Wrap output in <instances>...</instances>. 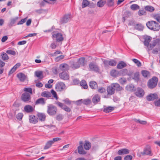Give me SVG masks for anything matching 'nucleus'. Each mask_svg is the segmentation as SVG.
I'll return each mask as SVG.
<instances>
[{
	"instance_id": "obj_21",
	"label": "nucleus",
	"mask_w": 160,
	"mask_h": 160,
	"mask_svg": "<svg viewBox=\"0 0 160 160\" xmlns=\"http://www.w3.org/2000/svg\"><path fill=\"white\" fill-rule=\"evenodd\" d=\"M17 77L21 82L24 81L26 78V76L22 73H20L17 74Z\"/></svg>"
},
{
	"instance_id": "obj_34",
	"label": "nucleus",
	"mask_w": 160,
	"mask_h": 160,
	"mask_svg": "<svg viewBox=\"0 0 160 160\" xmlns=\"http://www.w3.org/2000/svg\"><path fill=\"white\" fill-rule=\"evenodd\" d=\"M38 117L39 120L42 121H44L46 118V116L45 114L42 113H38Z\"/></svg>"
},
{
	"instance_id": "obj_9",
	"label": "nucleus",
	"mask_w": 160,
	"mask_h": 160,
	"mask_svg": "<svg viewBox=\"0 0 160 160\" xmlns=\"http://www.w3.org/2000/svg\"><path fill=\"white\" fill-rule=\"evenodd\" d=\"M89 67L91 71L98 72L99 70L98 66L92 62H91L89 64Z\"/></svg>"
},
{
	"instance_id": "obj_31",
	"label": "nucleus",
	"mask_w": 160,
	"mask_h": 160,
	"mask_svg": "<svg viewBox=\"0 0 160 160\" xmlns=\"http://www.w3.org/2000/svg\"><path fill=\"white\" fill-rule=\"evenodd\" d=\"M110 75L112 77H117L119 75V72L116 70H112L110 72Z\"/></svg>"
},
{
	"instance_id": "obj_12",
	"label": "nucleus",
	"mask_w": 160,
	"mask_h": 160,
	"mask_svg": "<svg viewBox=\"0 0 160 160\" xmlns=\"http://www.w3.org/2000/svg\"><path fill=\"white\" fill-rule=\"evenodd\" d=\"M160 42V40L158 39H155L153 40L152 44H150L149 46L148 47V51L151 50L152 48L157 44H158Z\"/></svg>"
},
{
	"instance_id": "obj_38",
	"label": "nucleus",
	"mask_w": 160,
	"mask_h": 160,
	"mask_svg": "<svg viewBox=\"0 0 160 160\" xmlns=\"http://www.w3.org/2000/svg\"><path fill=\"white\" fill-rule=\"evenodd\" d=\"M119 72V75L124 76L128 74V70L127 69H124L120 70Z\"/></svg>"
},
{
	"instance_id": "obj_6",
	"label": "nucleus",
	"mask_w": 160,
	"mask_h": 160,
	"mask_svg": "<svg viewBox=\"0 0 160 160\" xmlns=\"http://www.w3.org/2000/svg\"><path fill=\"white\" fill-rule=\"evenodd\" d=\"M103 63L104 64V67L107 68L109 66H115L117 64V62L116 61L113 60H104L103 61Z\"/></svg>"
},
{
	"instance_id": "obj_36",
	"label": "nucleus",
	"mask_w": 160,
	"mask_h": 160,
	"mask_svg": "<svg viewBox=\"0 0 160 160\" xmlns=\"http://www.w3.org/2000/svg\"><path fill=\"white\" fill-rule=\"evenodd\" d=\"M106 3V1L100 0L97 2V5L99 7H102Z\"/></svg>"
},
{
	"instance_id": "obj_7",
	"label": "nucleus",
	"mask_w": 160,
	"mask_h": 160,
	"mask_svg": "<svg viewBox=\"0 0 160 160\" xmlns=\"http://www.w3.org/2000/svg\"><path fill=\"white\" fill-rule=\"evenodd\" d=\"M31 95L28 92H25L23 93L21 97L22 101L24 102H27L31 100Z\"/></svg>"
},
{
	"instance_id": "obj_58",
	"label": "nucleus",
	"mask_w": 160,
	"mask_h": 160,
	"mask_svg": "<svg viewBox=\"0 0 160 160\" xmlns=\"http://www.w3.org/2000/svg\"><path fill=\"white\" fill-rule=\"evenodd\" d=\"M64 56L63 55H60L58 57H57L56 58H55V60L57 62H58L59 61H60V60L63 59L64 58Z\"/></svg>"
},
{
	"instance_id": "obj_18",
	"label": "nucleus",
	"mask_w": 160,
	"mask_h": 160,
	"mask_svg": "<svg viewBox=\"0 0 160 160\" xmlns=\"http://www.w3.org/2000/svg\"><path fill=\"white\" fill-rule=\"evenodd\" d=\"M25 111L27 113L32 112L34 110V108L30 105H26L24 107Z\"/></svg>"
},
{
	"instance_id": "obj_2",
	"label": "nucleus",
	"mask_w": 160,
	"mask_h": 160,
	"mask_svg": "<svg viewBox=\"0 0 160 160\" xmlns=\"http://www.w3.org/2000/svg\"><path fill=\"white\" fill-rule=\"evenodd\" d=\"M146 25L149 29L152 30H159L160 28L158 23L153 21L148 22Z\"/></svg>"
},
{
	"instance_id": "obj_8",
	"label": "nucleus",
	"mask_w": 160,
	"mask_h": 160,
	"mask_svg": "<svg viewBox=\"0 0 160 160\" xmlns=\"http://www.w3.org/2000/svg\"><path fill=\"white\" fill-rule=\"evenodd\" d=\"M65 85L63 82H60L56 84L55 88L57 91H62L65 88Z\"/></svg>"
},
{
	"instance_id": "obj_54",
	"label": "nucleus",
	"mask_w": 160,
	"mask_h": 160,
	"mask_svg": "<svg viewBox=\"0 0 160 160\" xmlns=\"http://www.w3.org/2000/svg\"><path fill=\"white\" fill-rule=\"evenodd\" d=\"M154 18L160 23V14L155 15L154 16Z\"/></svg>"
},
{
	"instance_id": "obj_28",
	"label": "nucleus",
	"mask_w": 160,
	"mask_h": 160,
	"mask_svg": "<svg viewBox=\"0 0 160 160\" xmlns=\"http://www.w3.org/2000/svg\"><path fill=\"white\" fill-rule=\"evenodd\" d=\"M89 85L91 88L92 89H96L98 88V85L96 82L92 81L89 82Z\"/></svg>"
},
{
	"instance_id": "obj_52",
	"label": "nucleus",
	"mask_w": 160,
	"mask_h": 160,
	"mask_svg": "<svg viewBox=\"0 0 160 160\" xmlns=\"http://www.w3.org/2000/svg\"><path fill=\"white\" fill-rule=\"evenodd\" d=\"M132 61L136 63L138 67H140L141 66V63L138 59H133Z\"/></svg>"
},
{
	"instance_id": "obj_56",
	"label": "nucleus",
	"mask_w": 160,
	"mask_h": 160,
	"mask_svg": "<svg viewBox=\"0 0 160 160\" xmlns=\"http://www.w3.org/2000/svg\"><path fill=\"white\" fill-rule=\"evenodd\" d=\"M133 79L137 81L139 80V74L138 73L136 72L134 74Z\"/></svg>"
},
{
	"instance_id": "obj_42",
	"label": "nucleus",
	"mask_w": 160,
	"mask_h": 160,
	"mask_svg": "<svg viewBox=\"0 0 160 160\" xmlns=\"http://www.w3.org/2000/svg\"><path fill=\"white\" fill-rule=\"evenodd\" d=\"M23 91L25 92H27L30 94L31 95L32 94V89L31 88H24Z\"/></svg>"
},
{
	"instance_id": "obj_53",
	"label": "nucleus",
	"mask_w": 160,
	"mask_h": 160,
	"mask_svg": "<svg viewBox=\"0 0 160 160\" xmlns=\"http://www.w3.org/2000/svg\"><path fill=\"white\" fill-rule=\"evenodd\" d=\"M23 117V113H19L17 114L16 116V118L18 120H22Z\"/></svg>"
},
{
	"instance_id": "obj_40",
	"label": "nucleus",
	"mask_w": 160,
	"mask_h": 160,
	"mask_svg": "<svg viewBox=\"0 0 160 160\" xmlns=\"http://www.w3.org/2000/svg\"><path fill=\"white\" fill-rule=\"evenodd\" d=\"M145 10L149 12H152L154 10V8L153 7L150 6H147L145 7Z\"/></svg>"
},
{
	"instance_id": "obj_23",
	"label": "nucleus",
	"mask_w": 160,
	"mask_h": 160,
	"mask_svg": "<svg viewBox=\"0 0 160 160\" xmlns=\"http://www.w3.org/2000/svg\"><path fill=\"white\" fill-rule=\"evenodd\" d=\"M59 68L62 71H67L69 69V67L67 64L63 63L60 65Z\"/></svg>"
},
{
	"instance_id": "obj_60",
	"label": "nucleus",
	"mask_w": 160,
	"mask_h": 160,
	"mask_svg": "<svg viewBox=\"0 0 160 160\" xmlns=\"http://www.w3.org/2000/svg\"><path fill=\"white\" fill-rule=\"evenodd\" d=\"M138 13L139 16H142L145 14L146 12L143 10H139Z\"/></svg>"
},
{
	"instance_id": "obj_39",
	"label": "nucleus",
	"mask_w": 160,
	"mask_h": 160,
	"mask_svg": "<svg viewBox=\"0 0 160 160\" xmlns=\"http://www.w3.org/2000/svg\"><path fill=\"white\" fill-rule=\"evenodd\" d=\"M80 84L84 89H87L88 87L86 82L84 80H82L81 82H80Z\"/></svg>"
},
{
	"instance_id": "obj_61",
	"label": "nucleus",
	"mask_w": 160,
	"mask_h": 160,
	"mask_svg": "<svg viewBox=\"0 0 160 160\" xmlns=\"http://www.w3.org/2000/svg\"><path fill=\"white\" fill-rule=\"evenodd\" d=\"M132 158V157L131 155H128L126 156L124 158V160H131Z\"/></svg>"
},
{
	"instance_id": "obj_59",
	"label": "nucleus",
	"mask_w": 160,
	"mask_h": 160,
	"mask_svg": "<svg viewBox=\"0 0 160 160\" xmlns=\"http://www.w3.org/2000/svg\"><path fill=\"white\" fill-rule=\"evenodd\" d=\"M51 93L53 96V97L56 99H58V97L57 96V95L56 92L54 91L52 89L51 90Z\"/></svg>"
},
{
	"instance_id": "obj_47",
	"label": "nucleus",
	"mask_w": 160,
	"mask_h": 160,
	"mask_svg": "<svg viewBox=\"0 0 160 160\" xmlns=\"http://www.w3.org/2000/svg\"><path fill=\"white\" fill-rule=\"evenodd\" d=\"M136 29L138 30H142L144 28V26L141 24H137L135 27Z\"/></svg>"
},
{
	"instance_id": "obj_11",
	"label": "nucleus",
	"mask_w": 160,
	"mask_h": 160,
	"mask_svg": "<svg viewBox=\"0 0 160 160\" xmlns=\"http://www.w3.org/2000/svg\"><path fill=\"white\" fill-rule=\"evenodd\" d=\"M60 78L64 80H68L69 78V75L66 72H63L59 74Z\"/></svg>"
},
{
	"instance_id": "obj_46",
	"label": "nucleus",
	"mask_w": 160,
	"mask_h": 160,
	"mask_svg": "<svg viewBox=\"0 0 160 160\" xmlns=\"http://www.w3.org/2000/svg\"><path fill=\"white\" fill-rule=\"evenodd\" d=\"M89 4V2L87 0H83L82 2V7L83 8L88 6Z\"/></svg>"
},
{
	"instance_id": "obj_55",
	"label": "nucleus",
	"mask_w": 160,
	"mask_h": 160,
	"mask_svg": "<svg viewBox=\"0 0 160 160\" xmlns=\"http://www.w3.org/2000/svg\"><path fill=\"white\" fill-rule=\"evenodd\" d=\"M6 52L9 54L14 56L16 55V52L15 51L11 50H8L6 51Z\"/></svg>"
},
{
	"instance_id": "obj_44",
	"label": "nucleus",
	"mask_w": 160,
	"mask_h": 160,
	"mask_svg": "<svg viewBox=\"0 0 160 160\" xmlns=\"http://www.w3.org/2000/svg\"><path fill=\"white\" fill-rule=\"evenodd\" d=\"M141 73L144 78H148L150 75L149 72L146 70H142Z\"/></svg>"
},
{
	"instance_id": "obj_32",
	"label": "nucleus",
	"mask_w": 160,
	"mask_h": 160,
	"mask_svg": "<svg viewBox=\"0 0 160 160\" xmlns=\"http://www.w3.org/2000/svg\"><path fill=\"white\" fill-rule=\"evenodd\" d=\"M41 95L43 97L46 98H49L51 96V93L50 92L46 91L43 92Z\"/></svg>"
},
{
	"instance_id": "obj_41",
	"label": "nucleus",
	"mask_w": 160,
	"mask_h": 160,
	"mask_svg": "<svg viewBox=\"0 0 160 160\" xmlns=\"http://www.w3.org/2000/svg\"><path fill=\"white\" fill-rule=\"evenodd\" d=\"M140 8L139 6L136 4H133L130 6V8L132 10H136Z\"/></svg>"
},
{
	"instance_id": "obj_5",
	"label": "nucleus",
	"mask_w": 160,
	"mask_h": 160,
	"mask_svg": "<svg viewBox=\"0 0 160 160\" xmlns=\"http://www.w3.org/2000/svg\"><path fill=\"white\" fill-rule=\"evenodd\" d=\"M140 154L142 155H147L151 156L152 154L151 153V147L149 145L146 146L144 148L143 152H141Z\"/></svg>"
},
{
	"instance_id": "obj_37",
	"label": "nucleus",
	"mask_w": 160,
	"mask_h": 160,
	"mask_svg": "<svg viewBox=\"0 0 160 160\" xmlns=\"http://www.w3.org/2000/svg\"><path fill=\"white\" fill-rule=\"evenodd\" d=\"M36 76L39 79L43 78L42 72V71H36L35 72Z\"/></svg>"
},
{
	"instance_id": "obj_3",
	"label": "nucleus",
	"mask_w": 160,
	"mask_h": 160,
	"mask_svg": "<svg viewBox=\"0 0 160 160\" xmlns=\"http://www.w3.org/2000/svg\"><path fill=\"white\" fill-rule=\"evenodd\" d=\"M57 109L56 107L50 104L47 107V113L50 115H55L57 112Z\"/></svg>"
},
{
	"instance_id": "obj_64",
	"label": "nucleus",
	"mask_w": 160,
	"mask_h": 160,
	"mask_svg": "<svg viewBox=\"0 0 160 160\" xmlns=\"http://www.w3.org/2000/svg\"><path fill=\"white\" fill-rule=\"evenodd\" d=\"M98 92L100 93H103L105 92L106 90L103 88H101L98 89Z\"/></svg>"
},
{
	"instance_id": "obj_62",
	"label": "nucleus",
	"mask_w": 160,
	"mask_h": 160,
	"mask_svg": "<svg viewBox=\"0 0 160 160\" xmlns=\"http://www.w3.org/2000/svg\"><path fill=\"white\" fill-rule=\"evenodd\" d=\"M63 118V116L62 114H59L56 116V119L60 121Z\"/></svg>"
},
{
	"instance_id": "obj_17",
	"label": "nucleus",
	"mask_w": 160,
	"mask_h": 160,
	"mask_svg": "<svg viewBox=\"0 0 160 160\" xmlns=\"http://www.w3.org/2000/svg\"><path fill=\"white\" fill-rule=\"evenodd\" d=\"M70 17L69 15H65L60 20L61 23H65L68 22L70 19Z\"/></svg>"
},
{
	"instance_id": "obj_63",
	"label": "nucleus",
	"mask_w": 160,
	"mask_h": 160,
	"mask_svg": "<svg viewBox=\"0 0 160 160\" xmlns=\"http://www.w3.org/2000/svg\"><path fill=\"white\" fill-rule=\"evenodd\" d=\"M27 19V18H25L24 19H22L19 22H18L17 24L18 25L22 24L26 21Z\"/></svg>"
},
{
	"instance_id": "obj_35",
	"label": "nucleus",
	"mask_w": 160,
	"mask_h": 160,
	"mask_svg": "<svg viewBox=\"0 0 160 160\" xmlns=\"http://www.w3.org/2000/svg\"><path fill=\"white\" fill-rule=\"evenodd\" d=\"M114 109V108L112 107H108L105 108L103 110V112L106 113L111 112Z\"/></svg>"
},
{
	"instance_id": "obj_16",
	"label": "nucleus",
	"mask_w": 160,
	"mask_h": 160,
	"mask_svg": "<svg viewBox=\"0 0 160 160\" xmlns=\"http://www.w3.org/2000/svg\"><path fill=\"white\" fill-rule=\"evenodd\" d=\"M158 98V96L156 94H151L147 96V99L148 101H150L154 100Z\"/></svg>"
},
{
	"instance_id": "obj_43",
	"label": "nucleus",
	"mask_w": 160,
	"mask_h": 160,
	"mask_svg": "<svg viewBox=\"0 0 160 160\" xmlns=\"http://www.w3.org/2000/svg\"><path fill=\"white\" fill-rule=\"evenodd\" d=\"M1 56L2 57V59L4 61L7 60L9 59V58L8 56V55L5 52L2 53L1 54Z\"/></svg>"
},
{
	"instance_id": "obj_33",
	"label": "nucleus",
	"mask_w": 160,
	"mask_h": 160,
	"mask_svg": "<svg viewBox=\"0 0 160 160\" xmlns=\"http://www.w3.org/2000/svg\"><path fill=\"white\" fill-rule=\"evenodd\" d=\"M85 58L84 57L80 58L78 59V62L80 67L81 66H84L85 64Z\"/></svg>"
},
{
	"instance_id": "obj_30",
	"label": "nucleus",
	"mask_w": 160,
	"mask_h": 160,
	"mask_svg": "<svg viewBox=\"0 0 160 160\" xmlns=\"http://www.w3.org/2000/svg\"><path fill=\"white\" fill-rule=\"evenodd\" d=\"M53 144V142L51 140L48 141L45 146L44 149H47L51 147L52 145Z\"/></svg>"
},
{
	"instance_id": "obj_20",
	"label": "nucleus",
	"mask_w": 160,
	"mask_h": 160,
	"mask_svg": "<svg viewBox=\"0 0 160 160\" xmlns=\"http://www.w3.org/2000/svg\"><path fill=\"white\" fill-rule=\"evenodd\" d=\"M107 91L108 94L111 95L114 94L115 91V89H114L113 86H112V84L108 87Z\"/></svg>"
},
{
	"instance_id": "obj_50",
	"label": "nucleus",
	"mask_w": 160,
	"mask_h": 160,
	"mask_svg": "<svg viewBox=\"0 0 160 160\" xmlns=\"http://www.w3.org/2000/svg\"><path fill=\"white\" fill-rule=\"evenodd\" d=\"M114 2L113 0H108L107 2V5L110 7H112L114 5Z\"/></svg>"
},
{
	"instance_id": "obj_48",
	"label": "nucleus",
	"mask_w": 160,
	"mask_h": 160,
	"mask_svg": "<svg viewBox=\"0 0 160 160\" xmlns=\"http://www.w3.org/2000/svg\"><path fill=\"white\" fill-rule=\"evenodd\" d=\"M71 67L72 68L77 69L79 68L80 66L79 65L78 62L73 63L71 65Z\"/></svg>"
},
{
	"instance_id": "obj_14",
	"label": "nucleus",
	"mask_w": 160,
	"mask_h": 160,
	"mask_svg": "<svg viewBox=\"0 0 160 160\" xmlns=\"http://www.w3.org/2000/svg\"><path fill=\"white\" fill-rule=\"evenodd\" d=\"M130 152V150L128 149L124 148L122 149L119 150L117 154L119 155H123L125 154H129Z\"/></svg>"
},
{
	"instance_id": "obj_15",
	"label": "nucleus",
	"mask_w": 160,
	"mask_h": 160,
	"mask_svg": "<svg viewBox=\"0 0 160 160\" xmlns=\"http://www.w3.org/2000/svg\"><path fill=\"white\" fill-rule=\"evenodd\" d=\"M29 120L30 123L35 124L38 121V118L33 115H31L29 116Z\"/></svg>"
},
{
	"instance_id": "obj_27",
	"label": "nucleus",
	"mask_w": 160,
	"mask_h": 160,
	"mask_svg": "<svg viewBox=\"0 0 160 160\" xmlns=\"http://www.w3.org/2000/svg\"><path fill=\"white\" fill-rule=\"evenodd\" d=\"M112 86H113L114 88L115 89V90L121 91L123 89L121 87L119 84L117 83L112 84Z\"/></svg>"
},
{
	"instance_id": "obj_24",
	"label": "nucleus",
	"mask_w": 160,
	"mask_h": 160,
	"mask_svg": "<svg viewBox=\"0 0 160 160\" xmlns=\"http://www.w3.org/2000/svg\"><path fill=\"white\" fill-rule=\"evenodd\" d=\"M100 98L99 95H95L92 98V101L94 103L96 104L100 101Z\"/></svg>"
},
{
	"instance_id": "obj_57",
	"label": "nucleus",
	"mask_w": 160,
	"mask_h": 160,
	"mask_svg": "<svg viewBox=\"0 0 160 160\" xmlns=\"http://www.w3.org/2000/svg\"><path fill=\"white\" fill-rule=\"evenodd\" d=\"M119 82L122 84H124L126 82L125 78H121L119 80Z\"/></svg>"
},
{
	"instance_id": "obj_10",
	"label": "nucleus",
	"mask_w": 160,
	"mask_h": 160,
	"mask_svg": "<svg viewBox=\"0 0 160 160\" xmlns=\"http://www.w3.org/2000/svg\"><path fill=\"white\" fill-rule=\"evenodd\" d=\"M56 104L59 107L67 112H69L71 111V109L69 108L60 102H56Z\"/></svg>"
},
{
	"instance_id": "obj_1",
	"label": "nucleus",
	"mask_w": 160,
	"mask_h": 160,
	"mask_svg": "<svg viewBox=\"0 0 160 160\" xmlns=\"http://www.w3.org/2000/svg\"><path fill=\"white\" fill-rule=\"evenodd\" d=\"M158 81V78L157 77H153L148 81L147 82L148 87L151 89L154 88L157 86Z\"/></svg>"
},
{
	"instance_id": "obj_45",
	"label": "nucleus",
	"mask_w": 160,
	"mask_h": 160,
	"mask_svg": "<svg viewBox=\"0 0 160 160\" xmlns=\"http://www.w3.org/2000/svg\"><path fill=\"white\" fill-rule=\"evenodd\" d=\"M134 86L132 84L128 85L126 87V89L128 91H132L133 90Z\"/></svg>"
},
{
	"instance_id": "obj_49",
	"label": "nucleus",
	"mask_w": 160,
	"mask_h": 160,
	"mask_svg": "<svg viewBox=\"0 0 160 160\" xmlns=\"http://www.w3.org/2000/svg\"><path fill=\"white\" fill-rule=\"evenodd\" d=\"M82 102L83 104L86 105L90 104L91 102V100L89 99H86L82 100Z\"/></svg>"
},
{
	"instance_id": "obj_4",
	"label": "nucleus",
	"mask_w": 160,
	"mask_h": 160,
	"mask_svg": "<svg viewBox=\"0 0 160 160\" xmlns=\"http://www.w3.org/2000/svg\"><path fill=\"white\" fill-rule=\"evenodd\" d=\"M52 34L53 39H55L58 42H62L63 40L62 35L61 33L53 32L52 33Z\"/></svg>"
},
{
	"instance_id": "obj_25",
	"label": "nucleus",
	"mask_w": 160,
	"mask_h": 160,
	"mask_svg": "<svg viewBox=\"0 0 160 160\" xmlns=\"http://www.w3.org/2000/svg\"><path fill=\"white\" fill-rule=\"evenodd\" d=\"M84 148L86 150H89L91 147V143L88 141H85L83 144Z\"/></svg>"
},
{
	"instance_id": "obj_13",
	"label": "nucleus",
	"mask_w": 160,
	"mask_h": 160,
	"mask_svg": "<svg viewBox=\"0 0 160 160\" xmlns=\"http://www.w3.org/2000/svg\"><path fill=\"white\" fill-rule=\"evenodd\" d=\"M135 94L138 97L141 98L143 97L144 94V90L141 88H138L135 92Z\"/></svg>"
},
{
	"instance_id": "obj_26",
	"label": "nucleus",
	"mask_w": 160,
	"mask_h": 160,
	"mask_svg": "<svg viewBox=\"0 0 160 160\" xmlns=\"http://www.w3.org/2000/svg\"><path fill=\"white\" fill-rule=\"evenodd\" d=\"M78 152L80 154H85L87 152L84 150L82 146H79L78 147Z\"/></svg>"
},
{
	"instance_id": "obj_51",
	"label": "nucleus",
	"mask_w": 160,
	"mask_h": 160,
	"mask_svg": "<svg viewBox=\"0 0 160 160\" xmlns=\"http://www.w3.org/2000/svg\"><path fill=\"white\" fill-rule=\"evenodd\" d=\"M134 120L136 122H138L142 124L145 125L147 123L146 121H145L141 120L139 119L138 120L136 119H134Z\"/></svg>"
},
{
	"instance_id": "obj_19",
	"label": "nucleus",
	"mask_w": 160,
	"mask_h": 160,
	"mask_svg": "<svg viewBox=\"0 0 160 160\" xmlns=\"http://www.w3.org/2000/svg\"><path fill=\"white\" fill-rule=\"evenodd\" d=\"M152 40V38L150 36H147L145 38L144 42V44L145 46L147 47L148 50V47L149 46V44Z\"/></svg>"
},
{
	"instance_id": "obj_22",
	"label": "nucleus",
	"mask_w": 160,
	"mask_h": 160,
	"mask_svg": "<svg viewBox=\"0 0 160 160\" xmlns=\"http://www.w3.org/2000/svg\"><path fill=\"white\" fill-rule=\"evenodd\" d=\"M127 66L126 63L123 61L120 62L118 64L117 68L119 69H121Z\"/></svg>"
},
{
	"instance_id": "obj_29",
	"label": "nucleus",
	"mask_w": 160,
	"mask_h": 160,
	"mask_svg": "<svg viewBox=\"0 0 160 160\" xmlns=\"http://www.w3.org/2000/svg\"><path fill=\"white\" fill-rule=\"evenodd\" d=\"M45 103L44 99L43 98H41L37 99L35 102V104L36 105L41 104L44 105Z\"/></svg>"
}]
</instances>
